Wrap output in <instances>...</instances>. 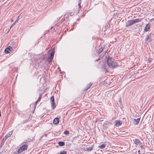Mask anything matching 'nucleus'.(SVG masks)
<instances>
[{"instance_id":"f257e3e1","label":"nucleus","mask_w":154,"mask_h":154,"mask_svg":"<svg viewBox=\"0 0 154 154\" xmlns=\"http://www.w3.org/2000/svg\"><path fill=\"white\" fill-rule=\"evenodd\" d=\"M105 60L107 61L103 68L106 71L109 70V68L113 69L116 67L117 65V63L114 61V59L111 55H107L105 57Z\"/></svg>"},{"instance_id":"f03ea898","label":"nucleus","mask_w":154,"mask_h":154,"mask_svg":"<svg viewBox=\"0 0 154 154\" xmlns=\"http://www.w3.org/2000/svg\"><path fill=\"white\" fill-rule=\"evenodd\" d=\"M141 20L140 19H136L128 20L126 23V26L127 27H128L131 25L134 24L136 23L139 22H140Z\"/></svg>"},{"instance_id":"7ed1b4c3","label":"nucleus","mask_w":154,"mask_h":154,"mask_svg":"<svg viewBox=\"0 0 154 154\" xmlns=\"http://www.w3.org/2000/svg\"><path fill=\"white\" fill-rule=\"evenodd\" d=\"M27 146L26 145H24L18 149V152L19 153L22 152L23 151L27 149Z\"/></svg>"},{"instance_id":"20e7f679","label":"nucleus","mask_w":154,"mask_h":154,"mask_svg":"<svg viewBox=\"0 0 154 154\" xmlns=\"http://www.w3.org/2000/svg\"><path fill=\"white\" fill-rule=\"evenodd\" d=\"M133 141L137 146H142V143L139 139H136L133 140Z\"/></svg>"},{"instance_id":"39448f33","label":"nucleus","mask_w":154,"mask_h":154,"mask_svg":"<svg viewBox=\"0 0 154 154\" xmlns=\"http://www.w3.org/2000/svg\"><path fill=\"white\" fill-rule=\"evenodd\" d=\"M51 107L54 109L56 107L55 103H54V96H52L51 98Z\"/></svg>"},{"instance_id":"423d86ee","label":"nucleus","mask_w":154,"mask_h":154,"mask_svg":"<svg viewBox=\"0 0 154 154\" xmlns=\"http://www.w3.org/2000/svg\"><path fill=\"white\" fill-rule=\"evenodd\" d=\"M54 52L53 50L50 53V57H49L48 58V60L49 61V62L50 63L51 62L54 56Z\"/></svg>"},{"instance_id":"0eeeda50","label":"nucleus","mask_w":154,"mask_h":154,"mask_svg":"<svg viewBox=\"0 0 154 154\" xmlns=\"http://www.w3.org/2000/svg\"><path fill=\"white\" fill-rule=\"evenodd\" d=\"M12 49V48L11 46H9L6 48L5 50V53L7 54L10 53V51H11V50Z\"/></svg>"},{"instance_id":"6e6552de","label":"nucleus","mask_w":154,"mask_h":154,"mask_svg":"<svg viewBox=\"0 0 154 154\" xmlns=\"http://www.w3.org/2000/svg\"><path fill=\"white\" fill-rule=\"evenodd\" d=\"M122 122L119 120H116L115 121V125L116 126L118 127L121 125Z\"/></svg>"},{"instance_id":"1a4fd4ad","label":"nucleus","mask_w":154,"mask_h":154,"mask_svg":"<svg viewBox=\"0 0 154 154\" xmlns=\"http://www.w3.org/2000/svg\"><path fill=\"white\" fill-rule=\"evenodd\" d=\"M150 26V24L149 23H148L146 24V27L145 28V30L146 32L149 29Z\"/></svg>"},{"instance_id":"9d476101","label":"nucleus","mask_w":154,"mask_h":154,"mask_svg":"<svg viewBox=\"0 0 154 154\" xmlns=\"http://www.w3.org/2000/svg\"><path fill=\"white\" fill-rule=\"evenodd\" d=\"M59 122V119L58 118H56L54 120L53 123L54 124H57Z\"/></svg>"},{"instance_id":"9b49d317","label":"nucleus","mask_w":154,"mask_h":154,"mask_svg":"<svg viewBox=\"0 0 154 154\" xmlns=\"http://www.w3.org/2000/svg\"><path fill=\"white\" fill-rule=\"evenodd\" d=\"M140 120V118H138L137 119H134V123L135 125L137 124L138 123Z\"/></svg>"},{"instance_id":"f8f14e48","label":"nucleus","mask_w":154,"mask_h":154,"mask_svg":"<svg viewBox=\"0 0 154 154\" xmlns=\"http://www.w3.org/2000/svg\"><path fill=\"white\" fill-rule=\"evenodd\" d=\"M109 126V124H107L106 123H104L103 124V128L105 129H106Z\"/></svg>"},{"instance_id":"ddd939ff","label":"nucleus","mask_w":154,"mask_h":154,"mask_svg":"<svg viewBox=\"0 0 154 154\" xmlns=\"http://www.w3.org/2000/svg\"><path fill=\"white\" fill-rule=\"evenodd\" d=\"M12 134V133L11 132H10L8 133L4 138L3 140H6V139L9 137Z\"/></svg>"},{"instance_id":"4468645a","label":"nucleus","mask_w":154,"mask_h":154,"mask_svg":"<svg viewBox=\"0 0 154 154\" xmlns=\"http://www.w3.org/2000/svg\"><path fill=\"white\" fill-rule=\"evenodd\" d=\"M150 35H146V38L145 39V41H147L149 39V41H150L151 40H150Z\"/></svg>"},{"instance_id":"2eb2a0df","label":"nucleus","mask_w":154,"mask_h":154,"mask_svg":"<svg viewBox=\"0 0 154 154\" xmlns=\"http://www.w3.org/2000/svg\"><path fill=\"white\" fill-rule=\"evenodd\" d=\"M103 49L104 48L103 47H101L99 49L98 51V54L100 53L103 51Z\"/></svg>"},{"instance_id":"dca6fc26","label":"nucleus","mask_w":154,"mask_h":154,"mask_svg":"<svg viewBox=\"0 0 154 154\" xmlns=\"http://www.w3.org/2000/svg\"><path fill=\"white\" fill-rule=\"evenodd\" d=\"M58 144L61 146H63L65 145V143L61 141L59 142Z\"/></svg>"},{"instance_id":"f3484780","label":"nucleus","mask_w":154,"mask_h":154,"mask_svg":"<svg viewBox=\"0 0 154 154\" xmlns=\"http://www.w3.org/2000/svg\"><path fill=\"white\" fill-rule=\"evenodd\" d=\"M106 145L105 144H103L101 145L100 146H99V147L101 149H103L106 147Z\"/></svg>"},{"instance_id":"a211bd4d","label":"nucleus","mask_w":154,"mask_h":154,"mask_svg":"<svg viewBox=\"0 0 154 154\" xmlns=\"http://www.w3.org/2000/svg\"><path fill=\"white\" fill-rule=\"evenodd\" d=\"M92 84V83H90L87 85V88L85 90H88L91 87Z\"/></svg>"},{"instance_id":"6ab92c4d","label":"nucleus","mask_w":154,"mask_h":154,"mask_svg":"<svg viewBox=\"0 0 154 154\" xmlns=\"http://www.w3.org/2000/svg\"><path fill=\"white\" fill-rule=\"evenodd\" d=\"M81 0H79V8H81Z\"/></svg>"},{"instance_id":"aec40b11","label":"nucleus","mask_w":154,"mask_h":154,"mask_svg":"<svg viewBox=\"0 0 154 154\" xmlns=\"http://www.w3.org/2000/svg\"><path fill=\"white\" fill-rule=\"evenodd\" d=\"M42 96V95L40 94V95L39 97L38 100H37V101H39L41 100Z\"/></svg>"},{"instance_id":"412c9836","label":"nucleus","mask_w":154,"mask_h":154,"mask_svg":"<svg viewBox=\"0 0 154 154\" xmlns=\"http://www.w3.org/2000/svg\"><path fill=\"white\" fill-rule=\"evenodd\" d=\"M66 151H63V152H61L60 154H66Z\"/></svg>"},{"instance_id":"4be33fe9","label":"nucleus","mask_w":154,"mask_h":154,"mask_svg":"<svg viewBox=\"0 0 154 154\" xmlns=\"http://www.w3.org/2000/svg\"><path fill=\"white\" fill-rule=\"evenodd\" d=\"M64 133L65 134H69V132L68 131H64Z\"/></svg>"},{"instance_id":"5701e85b","label":"nucleus","mask_w":154,"mask_h":154,"mask_svg":"<svg viewBox=\"0 0 154 154\" xmlns=\"http://www.w3.org/2000/svg\"><path fill=\"white\" fill-rule=\"evenodd\" d=\"M16 23L15 22H14V23L11 26L10 28V29H11V27H12V26L13 25H14Z\"/></svg>"},{"instance_id":"b1692460","label":"nucleus","mask_w":154,"mask_h":154,"mask_svg":"<svg viewBox=\"0 0 154 154\" xmlns=\"http://www.w3.org/2000/svg\"><path fill=\"white\" fill-rule=\"evenodd\" d=\"M69 14L71 16H72L73 15V14L72 13H69Z\"/></svg>"},{"instance_id":"393cba45","label":"nucleus","mask_w":154,"mask_h":154,"mask_svg":"<svg viewBox=\"0 0 154 154\" xmlns=\"http://www.w3.org/2000/svg\"><path fill=\"white\" fill-rule=\"evenodd\" d=\"M18 19H17L15 21V22L16 23L18 21Z\"/></svg>"},{"instance_id":"a878e982","label":"nucleus","mask_w":154,"mask_h":154,"mask_svg":"<svg viewBox=\"0 0 154 154\" xmlns=\"http://www.w3.org/2000/svg\"><path fill=\"white\" fill-rule=\"evenodd\" d=\"M38 101H37H37L36 102H35V104L36 105L37 103V102Z\"/></svg>"},{"instance_id":"bb28decb","label":"nucleus","mask_w":154,"mask_h":154,"mask_svg":"<svg viewBox=\"0 0 154 154\" xmlns=\"http://www.w3.org/2000/svg\"><path fill=\"white\" fill-rule=\"evenodd\" d=\"M140 152V150H138V152Z\"/></svg>"},{"instance_id":"cd10ccee","label":"nucleus","mask_w":154,"mask_h":154,"mask_svg":"<svg viewBox=\"0 0 154 154\" xmlns=\"http://www.w3.org/2000/svg\"><path fill=\"white\" fill-rule=\"evenodd\" d=\"M92 150V148L91 149H90V151H91V150Z\"/></svg>"},{"instance_id":"c85d7f7f","label":"nucleus","mask_w":154,"mask_h":154,"mask_svg":"<svg viewBox=\"0 0 154 154\" xmlns=\"http://www.w3.org/2000/svg\"><path fill=\"white\" fill-rule=\"evenodd\" d=\"M107 154H111L110 153H108Z\"/></svg>"}]
</instances>
